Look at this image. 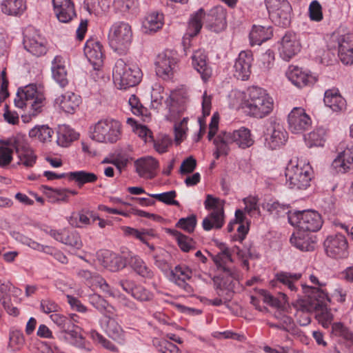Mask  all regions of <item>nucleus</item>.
Returning <instances> with one entry per match:
<instances>
[{
  "label": "nucleus",
  "mask_w": 353,
  "mask_h": 353,
  "mask_svg": "<svg viewBox=\"0 0 353 353\" xmlns=\"http://www.w3.org/2000/svg\"><path fill=\"white\" fill-rule=\"evenodd\" d=\"M203 23L205 28L215 32H219L226 28V12L221 6L212 8L208 14L200 8L192 14L188 23L186 35L194 37L197 35Z\"/></svg>",
  "instance_id": "nucleus-1"
},
{
  "label": "nucleus",
  "mask_w": 353,
  "mask_h": 353,
  "mask_svg": "<svg viewBox=\"0 0 353 353\" xmlns=\"http://www.w3.org/2000/svg\"><path fill=\"white\" fill-rule=\"evenodd\" d=\"M14 102L19 108H28V114L21 116L22 121L28 123L43 112L46 99L41 89L34 84H30L18 89Z\"/></svg>",
  "instance_id": "nucleus-2"
},
{
  "label": "nucleus",
  "mask_w": 353,
  "mask_h": 353,
  "mask_svg": "<svg viewBox=\"0 0 353 353\" xmlns=\"http://www.w3.org/2000/svg\"><path fill=\"white\" fill-rule=\"evenodd\" d=\"M242 108L250 117L262 119L272 112L274 101L265 90L252 86L247 90Z\"/></svg>",
  "instance_id": "nucleus-3"
},
{
  "label": "nucleus",
  "mask_w": 353,
  "mask_h": 353,
  "mask_svg": "<svg viewBox=\"0 0 353 353\" xmlns=\"http://www.w3.org/2000/svg\"><path fill=\"white\" fill-rule=\"evenodd\" d=\"M112 75L115 85L119 89L125 90L137 85L141 81L142 72L137 65L119 59L116 61Z\"/></svg>",
  "instance_id": "nucleus-4"
},
{
  "label": "nucleus",
  "mask_w": 353,
  "mask_h": 353,
  "mask_svg": "<svg viewBox=\"0 0 353 353\" xmlns=\"http://www.w3.org/2000/svg\"><path fill=\"white\" fill-rule=\"evenodd\" d=\"M132 30L125 22L114 23L109 29L108 41L110 48L119 54H125L132 41Z\"/></svg>",
  "instance_id": "nucleus-5"
},
{
  "label": "nucleus",
  "mask_w": 353,
  "mask_h": 353,
  "mask_svg": "<svg viewBox=\"0 0 353 353\" xmlns=\"http://www.w3.org/2000/svg\"><path fill=\"white\" fill-rule=\"evenodd\" d=\"M90 134L97 142L114 143L121 137V124L114 119H102L90 128Z\"/></svg>",
  "instance_id": "nucleus-6"
},
{
  "label": "nucleus",
  "mask_w": 353,
  "mask_h": 353,
  "mask_svg": "<svg viewBox=\"0 0 353 353\" xmlns=\"http://www.w3.org/2000/svg\"><path fill=\"white\" fill-rule=\"evenodd\" d=\"M312 173V168L309 163H290L285 170L286 183L292 189L305 190L310 185Z\"/></svg>",
  "instance_id": "nucleus-7"
},
{
  "label": "nucleus",
  "mask_w": 353,
  "mask_h": 353,
  "mask_svg": "<svg viewBox=\"0 0 353 353\" xmlns=\"http://www.w3.org/2000/svg\"><path fill=\"white\" fill-rule=\"evenodd\" d=\"M291 225L303 232H316L322 226L321 215L314 210L295 211L288 215Z\"/></svg>",
  "instance_id": "nucleus-8"
},
{
  "label": "nucleus",
  "mask_w": 353,
  "mask_h": 353,
  "mask_svg": "<svg viewBox=\"0 0 353 353\" xmlns=\"http://www.w3.org/2000/svg\"><path fill=\"white\" fill-rule=\"evenodd\" d=\"M310 289L312 290V303L316 304V307L313 311L315 313V317L323 327H328L334 319L330 310L327 307V303H330L331 299L325 290L316 288Z\"/></svg>",
  "instance_id": "nucleus-9"
},
{
  "label": "nucleus",
  "mask_w": 353,
  "mask_h": 353,
  "mask_svg": "<svg viewBox=\"0 0 353 353\" xmlns=\"http://www.w3.org/2000/svg\"><path fill=\"white\" fill-rule=\"evenodd\" d=\"M266 8L272 22L281 27L290 25L292 6L288 0H265Z\"/></svg>",
  "instance_id": "nucleus-10"
},
{
  "label": "nucleus",
  "mask_w": 353,
  "mask_h": 353,
  "mask_svg": "<svg viewBox=\"0 0 353 353\" xmlns=\"http://www.w3.org/2000/svg\"><path fill=\"white\" fill-rule=\"evenodd\" d=\"M326 254L333 259H345L348 256V243L342 234L328 236L323 243Z\"/></svg>",
  "instance_id": "nucleus-11"
},
{
  "label": "nucleus",
  "mask_w": 353,
  "mask_h": 353,
  "mask_svg": "<svg viewBox=\"0 0 353 353\" xmlns=\"http://www.w3.org/2000/svg\"><path fill=\"white\" fill-rule=\"evenodd\" d=\"M219 134L228 145L235 143L241 149L248 148L254 143L251 131L245 127L232 131H221Z\"/></svg>",
  "instance_id": "nucleus-12"
},
{
  "label": "nucleus",
  "mask_w": 353,
  "mask_h": 353,
  "mask_svg": "<svg viewBox=\"0 0 353 353\" xmlns=\"http://www.w3.org/2000/svg\"><path fill=\"white\" fill-rule=\"evenodd\" d=\"M178 70L177 59L167 53L159 54L155 61L157 75L165 81L172 80Z\"/></svg>",
  "instance_id": "nucleus-13"
},
{
  "label": "nucleus",
  "mask_w": 353,
  "mask_h": 353,
  "mask_svg": "<svg viewBox=\"0 0 353 353\" xmlns=\"http://www.w3.org/2000/svg\"><path fill=\"white\" fill-rule=\"evenodd\" d=\"M327 48L330 50H337L338 55L343 57L345 61H350L352 57H343L344 51L353 48V34H340L339 32H333L327 41Z\"/></svg>",
  "instance_id": "nucleus-14"
},
{
  "label": "nucleus",
  "mask_w": 353,
  "mask_h": 353,
  "mask_svg": "<svg viewBox=\"0 0 353 353\" xmlns=\"http://www.w3.org/2000/svg\"><path fill=\"white\" fill-rule=\"evenodd\" d=\"M301 50V44L297 35L291 32L283 37L279 48L280 57L285 61H290Z\"/></svg>",
  "instance_id": "nucleus-15"
},
{
  "label": "nucleus",
  "mask_w": 353,
  "mask_h": 353,
  "mask_svg": "<svg viewBox=\"0 0 353 353\" xmlns=\"http://www.w3.org/2000/svg\"><path fill=\"white\" fill-rule=\"evenodd\" d=\"M290 130L294 134H300L307 130L311 125L310 117L302 108H294L288 114Z\"/></svg>",
  "instance_id": "nucleus-16"
},
{
  "label": "nucleus",
  "mask_w": 353,
  "mask_h": 353,
  "mask_svg": "<svg viewBox=\"0 0 353 353\" xmlns=\"http://www.w3.org/2000/svg\"><path fill=\"white\" fill-rule=\"evenodd\" d=\"M77 275L79 279L90 287L99 288L105 294L114 296L115 294L106 281L98 273L88 270L79 269Z\"/></svg>",
  "instance_id": "nucleus-17"
},
{
  "label": "nucleus",
  "mask_w": 353,
  "mask_h": 353,
  "mask_svg": "<svg viewBox=\"0 0 353 353\" xmlns=\"http://www.w3.org/2000/svg\"><path fill=\"white\" fill-rule=\"evenodd\" d=\"M97 258L99 263L110 272H118L126 266V261L122 256L108 250L98 252Z\"/></svg>",
  "instance_id": "nucleus-18"
},
{
  "label": "nucleus",
  "mask_w": 353,
  "mask_h": 353,
  "mask_svg": "<svg viewBox=\"0 0 353 353\" xmlns=\"http://www.w3.org/2000/svg\"><path fill=\"white\" fill-rule=\"evenodd\" d=\"M192 275V270L185 265H176L170 273L171 280L188 296H192L194 292L192 285L187 283L191 279Z\"/></svg>",
  "instance_id": "nucleus-19"
},
{
  "label": "nucleus",
  "mask_w": 353,
  "mask_h": 353,
  "mask_svg": "<svg viewBox=\"0 0 353 353\" xmlns=\"http://www.w3.org/2000/svg\"><path fill=\"white\" fill-rule=\"evenodd\" d=\"M253 54L251 50L241 51L234 65V76L240 80L246 81L251 74Z\"/></svg>",
  "instance_id": "nucleus-20"
},
{
  "label": "nucleus",
  "mask_w": 353,
  "mask_h": 353,
  "mask_svg": "<svg viewBox=\"0 0 353 353\" xmlns=\"http://www.w3.org/2000/svg\"><path fill=\"white\" fill-rule=\"evenodd\" d=\"M302 274L301 273H292L280 271L275 274L274 278L271 281L272 287H283L291 293H294L298 290L297 283Z\"/></svg>",
  "instance_id": "nucleus-21"
},
{
  "label": "nucleus",
  "mask_w": 353,
  "mask_h": 353,
  "mask_svg": "<svg viewBox=\"0 0 353 353\" xmlns=\"http://www.w3.org/2000/svg\"><path fill=\"white\" fill-rule=\"evenodd\" d=\"M340 149L343 150L339 152L332 165L337 172L345 173L353 169V145L345 146V143H341Z\"/></svg>",
  "instance_id": "nucleus-22"
},
{
  "label": "nucleus",
  "mask_w": 353,
  "mask_h": 353,
  "mask_svg": "<svg viewBox=\"0 0 353 353\" xmlns=\"http://www.w3.org/2000/svg\"><path fill=\"white\" fill-rule=\"evenodd\" d=\"M13 146L18 154L19 162L26 167H32L36 162V156L33 150L23 137L17 136L14 141Z\"/></svg>",
  "instance_id": "nucleus-23"
},
{
  "label": "nucleus",
  "mask_w": 353,
  "mask_h": 353,
  "mask_svg": "<svg viewBox=\"0 0 353 353\" xmlns=\"http://www.w3.org/2000/svg\"><path fill=\"white\" fill-rule=\"evenodd\" d=\"M23 46L27 51L37 57L45 55L48 52L47 41L36 32L25 36Z\"/></svg>",
  "instance_id": "nucleus-24"
},
{
  "label": "nucleus",
  "mask_w": 353,
  "mask_h": 353,
  "mask_svg": "<svg viewBox=\"0 0 353 353\" xmlns=\"http://www.w3.org/2000/svg\"><path fill=\"white\" fill-rule=\"evenodd\" d=\"M122 289L140 302L150 301L153 298V294L149 290L140 284L130 280H121L119 283Z\"/></svg>",
  "instance_id": "nucleus-25"
},
{
  "label": "nucleus",
  "mask_w": 353,
  "mask_h": 353,
  "mask_svg": "<svg viewBox=\"0 0 353 353\" xmlns=\"http://www.w3.org/2000/svg\"><path fill=\"white\" fill-rule=\"evenodd\" d=\"M286 77L298 88L312 85L316 81L311 74L303 71L301 68L294 65L289 66L286 71Z\"/></svg>",
  "instance_id": "nucleus-26"
},
{
  "label": "nucleus",
  "mask_w": 353,
  "mask_h": 353,
  "mask_svg": "<svg viewBox=\"0 0 353 353\" xmlns=\"http://www.w3.org/2000/svg\"><path fill=\"white\" fill-rule=\"evenodd\" d=\"M136 172L139 176L147 179H153L155 172L159 166V161L152 157L148 156L138 159L134 162Z\"/></svg>",
  "instance_id": "nucleus-27"
},
{
  "label": "nucleus",
  "mask_w": 353,
  "mask_h": 353,
  "mask_svg": "<svg viewBox=\"0 0 353 353\" xmlns=\"http://www.w3.org/2000/svg\"><path fill=\"white\" fill-rule=\"evenodd\" d=\"M52 4L59 21L68 23L76 17L74 5L72 0H52Z\"/></svg>",
  "instance_id": "nucleus-28"
},
{
  "label": "nucleus",
  "mask_w": 353,
  "mask_h": 353,
  "mask_svg": "<svg viewBox=\"0 0 353 353\" xmlns=\"http://www.w3.org/2000/svg\"><path fill=\"white\" fill-rule=\"evenodd\" d=\"M102 49V45L96 39H89L85 43L84 54L94 69L100 67L103 63V54Z\"/></svg>",
  "instance_id": "nucleus-29"
},
{
  "label": "nucleus",
  "mask_w": 353,
  "mask_h": 353,
  "mask_svg": "<svg viewBox=\"0 0 353 353\" xmlns=\"http://www.w3.org/2000/svg\"><path fill=\"white\" fill-rule=\"evenodd\" d=\"M212 260L219 271L230 276H235V268L232 265V259L228 248L223 249L216 255H212Z\"/></svg>",
  "instance_id": "nucleus-30"
},
{
  "label": "nucleus",
  "mask_w": 353,
  "mask_h": 353,
  "mask_svg": "<svg viewBox=\"0 0 353 353\" xmlns=\"http://www.w3.org/2000/svg\"><path fill=\"white\" fill-rule=\"evenodd\" d=\"M236 272L234 276H230L223 274L222 276H217L214 279V283L216 285L217 294L222 296L225 302L230 301L233 296V279L236 278Z\"/></svg>",
  "instance_id": "nucleus-31"
},
{
  "label": "nucleus",
  "mask_w": 353,
  "mask_h": 353,
  "mask_svg": "<svg viewBox=\"0 0 353 353\" xmlns=\"http://www.w3.org/2000/svg\"><path fill=\"white\" fill-rule=\"evenodd\" d=\"M192 60L194 68L201 74L202 80L205 82L208 81L212 76V68L207 62L208 57L205 51H194L192 55Z\"/></svg>",
  "instance_id": "nucleus-32"
},
{
  "label": "nucleus",
  "mask_w": 353,
  "mask_h": 353,
  "mask_svg": "<svg viewBox=\"0 0 353 353\" xmlns=\"http://www.w3.org/2000/svg\"><path fill=\"white\" fill-rule=\"evenodd\" d=\"M81 102V97L70 92L61 94L56 98L54 101L55 105L59 106L63 112L69 114H73Z\"/></svg>",
  "instance_id": "nucleus-33"
},
{
  "label": "nucleus",
  "mask_w": 353,
  "mask_h": 353,
  "mask_svg": "<svg viewBox=\"0 0 353 353\" xmlns=\"http://www.w3.org/2000/svg\"><path fill=\"white\" fill-rule=\"evenodd\" d=\"M325 105L333 112H339L345 109L346 101L337 88L327 90L324 94Z\"/></svg>",
  "instance_id": "nucleus-34"
},
{
  "label": "nucleus",
  "mask_w": 353,
  "mask_h": 353,
  "mask_svg": "<svg viewBox=\"0 0 353 353\" xmlns=\"http://www.w3.org/2000/svg\"><path fill=\"white\" fill-rule=\"evenodd\" d=\"M316 307V304L312 303L311 296L298 304L295 317L300 325L305 326L310 323V313L314 312Z\"/></svg>",
  "instance_id": "nucleus-35"
},
{
  "label": "nucleus",
  "mask_w": 353,
  "mask_h": 353,
  "mask_svg": "<svg viewBox=\"0 0 353 353\" xmlns=\"http://www.w3.org/2000/svg\"><path fill=\"white\" fill-rule=\"evenodd\" d=\"M51 70L53 79L61 87L64 88L68 85L67 71L64 59L61 56H55L52 61Z\"/></svg>",
  "instance_id": "nucleus-36"
},
{
  "label": "nucleus",
  "mask_w": 353,
  "mask_h": 353,
  "mask_svg": "<svg viewBox=\"0 0 353 353\" xmlns=\"http://www.w3.org/2000/svg\"><path fill=\"white\" fill-rule=\"evenodd\" d=\"M288 139V133L279 123H274L271 130L270 137L266 138L268 146L275 150L285 144Z\"/></svg>",
  "instance_id": "nucleus-37"
},
{
  "label": "nucleus",
  "mask_w": 353,
  "mask_h": 353,
  "mask_svg": "<svg viewBox=\"0 0 353 353\" xmlns=\"http://www.w3.org/2000/svg\"><path fill=\"white\" fill-rule=\"evenodd\" d=\"M128 264L133 271L140 276L148 279H151L154 277L153 270L148 266L146 263L139 256H130Z\"/></svg>",
  "instance_id": "nucleus-38"
},
{
  "label": "nucleus",
  "mask_w": 353,
  "mask_h": 353,
  "mask_svg": "<svg viewBox=\"0 0 353 353\" xmlns=\"http://www.w3.org/2000/svg\"><path fill=\"white\" fill-rule=\"evenodd\" d=\"M224 224V208H219L210 212L203 219L202 226L204 230L221 229Z\"/></svg>",
  "instance_id": "nucleus-39"
},
{
  "label": "nucleus",
  "mask_w": 353,
  "mask_h": 353,
  "mask_svg": "<svg viewBox=\"0 0 353 353\" xmlns=\"http://www.w3.org/2000/svg\"><path fill=\"white\" fill-rule=\"evenodd\" d=\"M291 244L301 251H311L314 248V242L308 234H305L302 230L294 232L290 237Z\"/></svg>",
  "instance_id": "nucleus-40"
},
{
  "label": "nucleus",
  "mask_w": 353,
  "mask_h": 353,
  "mask_svg": "<svg viewBox=\"0 0 353 353\" xmlns=\"http://www.w3.org/2000/svg\"><path fill=\"white\" fill-rule=\"evenodd\" d=\"M26 8V0H3L1 3L2 12L9 16H21Z\"/></svg>",
  "instance_id": "nucleus-41"
},
{
  "label": "nucleus",
  "mask_w": 353,
  "mask_h": 353,
  "mask_svg": "<svg viewBox=\"0 0 353 353\" xmlns=\"http://www.w3.org/2000/svg\"><path fill=\"white\" fill-rule=\"evenodd\" d=\"M78 330L79 327L74 325V327H71L70 330L64 331L62 333L63 334L64 339L80 349L85 352H90L92 350L91 345L79 333Z\"/></svg>",
  "instance_id": "nucleus-42"
},
{
  "label": "nucleus",
  "mask_w": 353,
  "mask_h": 353,
  "mask_svg": "<svg viewBox=\"0 0 353 353\" xmlns=\"http://www.w3.org/2000/svg\"><path fill=\"white\" fill-rule=\"evenodd\" d=\"M272 31L271 27L254 25L250 33V40L252 46L261 45L271 38Z\"/></svg>",
  "instance_id": "nucleus-43"
},
{
  "label": "nucleus",
  "mask_w": 353,
  "mask_h": 353,
  "mask_svg": "<svg viewBox=\"0 0 353 353\" xmlns=\"http://www.w3.org/2000/svg\"><path fill=\"white\" fill-rule=\"evenodd\" d=\"M69 181H74L79 188L83 187L85 183H94L98 177L93 172L84 170L68 172Z\"/></svg>",
  "instance_id": "nucleus-44"
},
{
  "label": "nucleus",
  "mask_w": 353,
  "mask_h": 353,
  "mask_svg": "<svg viewBox=\"0 0 353 353\" xmlns=\"http://www.w3.org/2000/svg\"><path fill=\"white\" fill-rule=\"evenodd\" d=\"M89 302L95 309L106 316L113 315L115 312V308L99 294L90 295Z\"/></svg>",
  "instance_id": "nucleus-45"
},
{
  "label": "nucleus",
  "mask_w": 353,
  "mask_h": 353,
  "mask_svg": "<svg viewBox=\"0 0 353 353\" xmlns=\"http://www.w3.org/2000/svg\"><path fill=\"white\" fill-rule=\"evenodd\" d=\"M54 131L47 125H36L30 130L28 135L30 138L41 143L50 142L52 140Z\"/></svg>",
  "instance_id": "nucleus-46"
},
{
  "label": "nucleus",
  "mask_w": 353,
  "mask_h": 353,
  "mask_svg": "<svg viewBox=\"0 0 353 353\" xmlns=\"http://www.w3.org/2000/svg\"><path fill=\"white\" fill-rule=\"evenodd\" d=\"M163 25V14L159 12L149 14L143 22V28L146 33L157 32Z\"/></svg>",
  "instance_id": "nucleus-47"
},
{
  "label": "nucleus",
  "mask_w": 353,
  "mask_h": 353,
  "mask_svg": "<svg viewBox=\"0 0 353 353\" xmlns=\"http://www.w3.org/2000/svg\"><path fill=\"white\" fill-rule=\"evenodd\" d=\"M78 137L79 134L75 132L69 126L63 125L59 127L57 142L59 145L66 147L71 142L77 139Z\"/></svg>",
  "instance_id": "nucleus-48"
},
{
  "label": "nucleus",
  "mask_w": 353,
  "mask_h": 353,
  "mask_svg": "<svg viewBox=\"0 0 353 353\" xmlns=\"http://www.w3.org/2000/svg\"><path fill=\"white\" fill-rule=\"evenodd\" d=\"M77 315L73 314L70 316H66L59 313H54L50 315V319L55 323L61 330V334L70 330L71 327H74V322H77Z\"/></svg>",
  "instance_id": "nucleus-49"
},
{
  "label": "nucleus",
  "mask_w": 353,
  "mask_h": 353,
  "mask_svg": "<svg viewBox=\"0 0 353 353\" xmlns=\"http://www.w3.org/2000/svg\"><path fill=\"white\" fill-rule=\"evenodd\" d=\"M105 332L114 341L121 342L124 340V332L118 322L110 316H107Z\"/></svg>",
  "instance_id": "nucleus-50"
},
{
  "label": "nucleus",
  "mask_w": 353,
  "mask_h": 353,
  "mask_svg": "<svg viewBox=\"0 0 353 353\" xmlns=\"http://www.w3.org/2000/svg\"><path fill=\"white\" fill-rule=\"evenodd\" d=\"M168 232L175 237L180 249L185 252H188L195 249V241L190 237L183 234L176 230H168Z\"/></svg>",
  "instance_id": "nucleus-51"
},
{
  "label": "nucleus",
  "mask_w": 353,
  "mask_h": 353,
  "mask_svg": "<svg viewBox=\"0 0 353 353\" xmlns=\"http://www.w3.org/2000/svg\"><path fill=\"white\" fill-rule=\"evenodd\" d=\"M332 332L334 335L341 338L347 346L350 347L353 345V332L343 324L341 323L332 324Z\"/></svg>",
  "instance_id": "nucleus-52"
},
{
  "label": "nucleus",
  "mask_w": 353,
  "mask_h": 353,
  "mask_svg": "<svg viewBox=\"0 0 353 353\" xmlns=\"http://www.w3.org/2000/svg\"><path fill=\"white\" fill-rule=\"evenodd\" d=\"M332 332L334 335L341 338L347 346L350 347L353 345V332L343 324L341 323L332 324Z\"/></svg>",
  "instance_id": "nucleus-53"
},
{
  "label": "nucleus",
  "mask_w": 353,
  "mask_h": 353,
  "mask_svg": "<svg viewBox=\"0 0 353 353\" xmlns=\"http://www.w3.org/2000/svg\"><path fill=\"white\" fill-rule=\"evenodd\" d=\"M332 332L334 335L341 338L347 346L350 347L353 345V332L343 324L341 323L332 324Z\"/></svg>",
  "instance_id": "nucleus-54"
},
{
  "label": "nucleus",
  "mask_w": 353,
  "mask_h": 353,
  "mask_svg": "<svg viewBox=\"0 0 353 353\" xmlns=\"http://www.w3.org/2000/svg\"><path fill=\"white\" fill-rule=\"evenodd\" d=\"M325 131L323 128H317L305 136V141L309 148L323 146L325 142Z\"/></svg>",
  "instance_id": "nucleus-55"
},
{
  "label": "nucleus",
  "mask_w": 353,
  "mask_h": 353,
  "mask_svg": "<svg viewBox=\"0 0 353 353\" xmlns=\"http://www.w3.org/2000/svg\"><path fill=\"white\" fill-rule=\"evenodd\" d=\"M90 336L94 342L100 344L103 347H104L112 352H118L117 347L114 343H112L110 341L105 339L103 335H101L97 331H96V330L90 331Z\"/></svg>",
  "instance_id": "nucleus-56"
},
{
  "label": "nucleus",
  "mask_w": 353,
  "mask_h": 353,
  "mask_svg": "<svg viewBox=\"0 0 353 353\" xmlns=\"http://www.w3.org/2000/svg\"><path fill=\"white\" fill-rule=\"evenodd\" d=\"M148 195L166 205H173L176 206L179 205V201L174 200V198L176 196V192L175 190H171L160 194H151Z\"/></svg>",
  "instance_id": "nucleus-57"
},
{
  "label": "nucleus",
  "mask_w": 353,
  "mask_h": 353,
  "mask_svg": "<svg viewBox=\"0 0 353 353\" xmlns=\"http://www.w3.org/2000/svg\"><path fill=\"white\" fill-rule=\"evenodd\" d=\"M196 223V216L195 214H191L188 217L181 218L176 223V227L188 233H192L195 229Z\"/></svg>",
  "instance_id": "nucleus-58"
},
{
  "label": "nucleus",
  "mask_w": 353,
  "mask_h": 353,
  "mask_svg": "<svg viewBox=\"0 0 353 353\" xmlns=\"http://www.w3.org/2000/svg\"><path fill=\"white\" fill-rule=\"evenodd\" d=\"M221 134H219L214 139L213 143L216 147V150L214 152V157L218 159L221 155H228L230 149L228 145L225 143V141Z\"/></svg>",
  "instance_id": "nucleus-59"
},
{
  "label": "nucleus",
  "mask_w": 353,
  "mask_h": 353,
  "mask_svg": "<svg viewBox=\"0 0 353 353\" xmlns=\"http://www.w3.org/2000/svg\"><path fill=\"white\" fill-rule=\"evenodd\" d=\"M25 339L23 333L19 330H13L10 334L8 346L12 351L19 350L24 344Z\"/></svg>",
  "instance_id": "nucleus-60"
},
{
  "label": "nucleus",
  "mask_w": 353,
  "mask_h": 353,
  "mask_svg": "<svg viewBox=\"0 0 353 353\" xmlns=\"http://www.w3.org/2000/svg\"><path fill=\"white\" fill-rule=\"evenodd\" d=\"M65 235L63 236V243L79 249L82 246V242L79 234L74 231H70L66 228Z\"/></svg>",
  "instance_id": "nucleus-61"
},
{
  "label": "nucleus",
  "mask_w": 353,
  "mask_h": 353,
  "mask_svg": "<svg viewBox=\"0 0 353 353\" xmlns=\"http://www.w3.org/2000/svg\"><path fill=\"white\" fill-rule=\"evenodd\" d=\"M128 103L134 115L141 117L147 116V108L143 106L136 95L132 94L128 100Z\"/></svg>",
  "instance_id": "nucleus-62"
},
{
  "label": "nucleus",
  "mask_w": 353,
  "mask_h": 353,
  "mask_svg": "<svg viewBox=\"0 0 353 353\" xmlns=\"http://www.w3.org/2000/svg\"><path fill=\"white\" fill-rule=\"evenodd\" d=\"M12 150L3 142H0V167L5 168L12 160Z\"/></svg>",
  "instance_id": "nucleus-63"
},
{
  "label": "nucleus",
  "mask_w": 353,
  "mask_h": 353,
  "mask_svg": "<svg viewBox=\"0 0 353 353\" xmlns=\"http://www.w3.org/2000/svg\"><path fill=\"white\" fill-rule=\"evenodd\" d=\"M309 15L312 21L319 22L323 19L322 6L318 1L314 0L310 3Z\"/></svg>",
  "instance_id": "nucleus-64"
}]
</instances>
